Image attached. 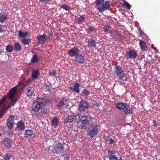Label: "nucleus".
Instances as JSON below:
<instances>
[{
  "label": "nucleus",
  "instance_id": "49",
  "mask_svg": "<svg viewBox=\"0 0 160 160\" xmlns=\"http://www.w3.org/2000/svg\"><path fill=\"white\" fill-rule=\"evenodd\" d=\"M153 124H152V126H154L155 127H157V121L155 120H153Z\"/></svg>",
  "mask_w": 160,
  "mask_h": 160
},
{
  "label": "nucleus",
  "instance_id": "3",
  "mask_svg": "<svg viewBox=\"0 0 160 160\" xmlns=\"http://www.w3.org/2000/svg\"><path fill=\"white\" fill-rule=\"evenodd\" d=\"M105 0H96L95 2L96 5L98 6L100 5L101 6L98 7V10L100 12H102L105 11L109 9L110 8V4L108 2L105 1Z\"/></svg>",
  "mask_w": 160,
  "mask_h": 160
},
{
  "label": "nucleus",
  "instance_id": "47",
  "mask_svg": "<svg viewBox=\"0 0 160 160\" xmlns=\"http://www.w3.org/2000/svg\"><path fill=\"white\" fill-rule=\"evenodd\" d=\"M4 27V26L0 24V33L2 32H3V28Z\"/></svg>",
  "mask_w": 160,
  "mask_h": 160
},
{
  "label": "nucleus",
  "instance_id": "39",
  "mask_svg": "<svg viewBox=\"0 0 160 160\" xmlns=\"http://www.w3.org/2000/svg\"><path fill=\"white\" fill-rule=\"evenodd\" d=\"M82 92L83 94L86 96H88L90 93L89 91L86 89H83Z\"/></svg>",
  "mask_w": 160,
  "mask_h": 160
},
{
  "label": "nucleus",
  "instance_id": "43",
  "mask_svg": "<svg viewBox=\"0 0 160 160\" xmlns=\"http://www.w3.org/2000/svg\"><path fill=\"white\" fill-rule=\"evenodd\" d=\"M56 74V72L54 71H50L49 73V74L50 76H55Z\"/></svg>",
  "mask_w": 160,
  "mask_h": 160
},
{
  "label": "nucleus",
  "instance_id": "45",
  "mask_svg": "<svg viewBox=\"0 0 160 160\" xmlns=\"http://www.w3.org/2000/svg\"><path fill=\"white\" fill-rule=\"evenodd\" d=\"M138 30L141 36H142L143 34H144V33L143 31L140 28H138Z\"/></svg>",
  "mask_w": 160,
  "mask_h": 160
},
{
  "label": "nucleus",
  "instance_id": "14",
  "mask_svg": "<svg viewBox=\"0 0 160 160\" xmlns=\"http://www.w3.org/2000/svg\"><path fill=\"white\" fill-rule=\"evenodd\" d=\"M76 61L79 63L82 64L85 62L84 57L81 54H78L75 58Z\"/></svg>",
  "mask_w": 160,
  "mask_h": 160
},
{
  "label": "nucleus",
  "instance_id": "29",
  "mask_svg": "<svg viewBox=\"0 0 160 160\" xmlns=\"http://www.w3.org/2000/svg\"><path fill=\"white\" fill-rule=\"evenodd\" d=\"M139 45L141 49L143 51L146 50L147 49V46L145 43L142 40L139 41Z\"/></svg>",
  "mask_w": 160,
  "mask_h": 160
},
{
  "label": "nucleus",
  "instance_id": "31",
  "mask_svg": "<svg viewBox=\"0 0 160 160\" xmlns=\"http://www.w3.org/2000/svg\"><path fill=\"white\" fill-rule=\"evenodd\" d=\"M14 47L17 51H20L21 50L22 47L21 46L20 43L18 42H15L14 43Z\"/></svg>",
  "mask_w": 160,
  "mask_h": 160
},
{
  "label": "nucleus",
  "instance_id": "38",
  "mask_svg": "<svg viewBox=\"0 0 160 160\" xmlns=\"http://www.w3.org/2000/svg\"><path fill=\"white\" fill-rule=\"evenodd\" d=\"M110 36L112 37L113 38H116L117 37V34L112 31H110L109 32Z\"/></svg>",
  "mask_w": 160,
  "mask_h": 160
},
{
  "label": "nucleus",
  "instance_id": "34",
  "mask_svg": "<svg viewBox=\"0 0 160 160\" xmlns=\"http://www.w3.org/2000/svg\"><path fill=\"white\" fill-rule=\"evenodd\" d=\"M82 128L84 129H86L88 128L91 125L89 123L88 121L82 123Z\"/></svg>",
  "mask_w": 160,
  "mask_h": 160
},
{
  "label": "nucleus",
  "instance_id": "48",
  "mask_svg": "<svg viewBox=\"0 0 160 160\" xmlns=\"http://www.w3.org/2000/svg\"><path fill=\"white\" fill-rule=\"evenodd\" d=\"M39 1L42 2H44L45 3H48L50 1L49 0H39Z\"/></svg>",
  "mask_w": 160,
  "mask_h": 160
},
{
  "label": "nucleus",
  "instance_id": "42",
  "mask_svg": "<svg viewBox=\"0 0 160 160\" xmlns=\"http://www.w3.org/2000/svg\"><path fill=\"white\" fill-rule=\"evenodd\" d=\"M11 156L8 155V154H6L4 158V160H10Z\"/></svg>",
  "mask_w": 160,
  "mask_h": 160
},
{
  "label": "nucleus",
  "instance_id": "52",
  "mask_svg": "<svg viewBox=\"0 0 160 160\" xmlns=\"http://www.w3.org/2000/svg\"><path fill=\"white\" fill-rule=\"evenodd\" d=\"M19 86L21 88V87H22V88H23V86H22V84H20L19 85Z\"/></svg>",
  "mask_w": 160,
  "mask_h": 160
},
{
  "label": "nucleus",
  "instance_id": "20",
  "mask_svg": "<svg viewBox=\"0 0 160 160\" xmlns=\"http://www.w3.org/2000/svg\"><path fill=\"white\" fill-rule=\"evenodd\" d=\"M127 104L125 103L118 102L115 104V106L116 108L117 109L123 111Z\"/></svg>",
  "mask_w": 160,
  "mask_h": 160
},
{
  "label": "nucleus",
  "instance_id": "5",
  "mask_svg": "<svg viewBox=\"0 0 160 160\" xmlns=\"http://www.w3.org/2000/svg\"><path fill=\"white\" fill-rule=\"evenodd\" d=\"M64 147L62 144L59 143L55 146L54 147L52 146L49 147V149H52V152L56 154L59 155L62 153L64 151Z\"/></svg>",
  "mask_w": 160,
  "mask_h": 160
},
{
  "label": "nucleus",
  "instance_id": "6",
  "mask_svg": "<svg viewBox=\"0 0 160 160\" xmlns=\"http://www.w3.org/2000/svg\"><path fill=\"white\" fill-rule=\"evenodd\" d=\"M108 155L109 160H122L119 154L116 155V152L114 151L109 150Z\"/></svg>",
  "mask_w": 160,
  "mask_h": 160
},
{
  "label": "nucleus",
  "instance_id": "10",
  "mask_svg": "<svg viewBox=\"0 0 160 160\" xmlns=\"http://www.w3.org/2000/svg\"><path fill=\"white\" fill-rule=\"evenodd\" d=\"M77 116L79 117L80 120L82 121V123L88 121L89 117L88 115L82 112H79L77 114Z\"/></svg>",
  "mask_w": 160,
  "mask_h": 160
},
{
  "label": "nucleus",
  "instance_id": "44",
  "mask_svg": "<svg viewBox=\"0 0 160 160\" xmlns=\"http://www.w3.org/2000/svg\"><path fill=\"white\" fill-rule=\"evenodd\" d=\"M43 88L44 89H45L48 91H49L50 90V87L46 84L44 85Z\"/></svg>",
  "mask_w": 160,
  "mask_h": 160
},
{
  "label": "nucleus",
  "instance_id": "51",
  "mask_svg": "<svg viewBox=\"0 0 160 160\" xmlns=\"http://www.w3.org/2000/svg\"><path fill=\"white\" fill-rule=\"evenodd\" d=\"M145 57L144 55H143L141 58L140 59L142 60L143 58H144Z\"/></svg>",
  "mask_w": 160,
  "mask_h": 160
},
{
  "label": "nucleus",
  "instance_id": "41",
  "mask_svg": "<svg viewBox=\"0 0 160 160\" xmlns=\"http://www.w3.org/2000/svg\"><path fill=\"white\" fill-rule=\"evenodd\" d=\"M124 3L125 5L126 6V7L128 9H129L131 8V5L127 2L126 1H124Z\"/></svg>",
  "mask_w": 160,
  "mask_h": 160
},
{
  "label": "nucleus",
  "instance_id": "2",
  "mask_svg": "<svg viewBox=\"0 0 160 160\" xmlns=\"http://www.w3.org/2000/svg\"><path fill=\"white\" fill-rule=\"evenodd\" d=\"M48 101L42 98H37L32 103L31 110L37 116H43L46 115V109L44 106Z\"/></svg>",
  "mask_w": 160,
  "mask_h": 160
},
{
  "label": "nucleus",
  "instance_id": "53",
  "mask_svg": "<svg viewBox=\"0 0 160 160\" xmlns=\"http://www.w3.org/2000/svg\"><path fill=\"white\" fill-rule=\"evenodd\" d=\"M158 52V51H157V50H156V53H157Z\"/></svg>",
  "mask_w": 160,
  "mask_h": 160
},
{
  "label": "nucleus",
  "instance_id": "11",
  "mask_svg": "<svg viewBox=\"0 0 160 160\" xmlns=\"http://www.w3.org/2000/svg\"><path fill=\"white\" fill-rule=\"evenodd\" d=\"M50 36H48L46 34H44L42 35H40L37 37V39L39 41L40 44H43L44 42L50 39Z\"/></svg>",
  "mask_w": 160,
  "mask_h": 160
},
{
  "label": "nucleus",
  "instance_id": "1",
  "mask_svg": "<svg viewBox=\"0 0 160 160\" xmlns=\"http://www.w3.org/2000/svg\"><path fill=\"white\" fill-rule=\"evenodd\" d=\"M18 86L12 88L8 94L10 102L6 103V97L3 96L0 101V118L4 115L6 110L14 106L17 102L16 99L14 98Z\"/></svg>",
  "mask_w": 160,
  "mask_h": 160
},
{
  "label": "nucleus",
  "instance_id": "46",
  "mask_svg": "<svg viewBox=\"0 0 160 160\" xmlns=\"http://www.w3.org/2000/svg\"><path fill=\"white\" fill-rule=\"evenodd\" d=\"M63 156L64 157V159H68L69 158V156L68 154H65L64 155H63Z\"/></svg>",
  "mask_w": 160,
  "mask_h": 160
},
{
  "label": "nucleus",
  "instance_id": "23",
  "mask_svg": "<svg viewBox=\"0 0 160 160\" xmlns=\"http://www.w3.org/2000/svg\"><path fill=\"white\" fill-rule=\"evenodd\" d=\"M59 121L56 117L53 118L51 121L52 126L56 128L59 124Z\"/></svg>",
  "mask_w": 160,
  "mask_h": 160
},
{
  "label": "nucleus",
  "instance_id": "7",
  "mask_svg": "<svg viewBox=\"0 0 160 160\" xmlns=\"http://www.w3.org/2000/svg\"><path fill=\"white\" fill-rule=\"evenodd\" d=\"M94 127L89 131L88 132V135L91 138H93L97 134L98 127L97 123L94 124Z\"/></svg>",
  "mask_w": 160,
  "mask_h": 160
},
{
  "label": "nucleus",
  "instance_id": "28",
  "mask_svg": "<svg viewBox=\"0 0 160 160\" xmlns=\"http://www.w3.org/2000/svg\"><path fill=\"white\" fill-rule=\"evenodd\" d=\"M85 20V18L83 16H80L77 18L76 20V22L78 24H80Z\"/></svg>",
  "mask_w": 160,
  "mask_h": 160
},
{
  "label": "nucleus",
  "instance_id": "36",
  "mask_svg": "<svg viewBox=\"0 0 160 160\" xmlns=\"http://www.w3.org/2000/svg\"><path fill=\"white\" fill-rule=\"evenodd\" d=\"M111 28V27L110 25H109L108 24L104 25L103 29L104 31L105 32H107L109 31Z\"/></svg>",
  "mask_w": 160,
  "mask_h": 160
},
{
  "label": "nucleus",
  "instance_id": "33",
  "mask_svg": "<svg viewBox=\"0 0 160 160\" xmlns=\"http://www.w3.org/2000/svg\"><path fill=\"white\" fill-rule=\"evenodd\" d=\"M21 41L24 45H28L31 42V40L30 39L22 38L21 39Z\"/></svg>",
  "mask_w": 160,
  "mask_h": 160
},
{
  "label": "nucleus",
  "instance_id": "21",
  "mask_svg": "<svg viewBox=\"0 0 160 160\" xmlns=\"http://www.w3.org/2000/svg\"><path fill=\"white\" fill-rule=\"evenodd\" d=\"M34 91V88L32 87H29L27 88L25 91L26 95L28 96H30L32 95Z\"/></svg>",
  "mask_w": 160,
  "mask_h": 160
},
{
  "label": "nucleus",
  "instance_id": "4",
  "mask_svg": "<svg viewBox=\"0 0 160 160\" xmlns=\"http://www.w3.org/2000/svg\"><path fill=\"white\" fill-rule=\"evenodd\" d=\"M114 72L117 76L118 77L119 80H122L123 81H126V78H125V75L123 71L122 68L120 66H116L114 69Z\"/></svg>",
  "mask_w": 160,
  "mask_h": 160
},
{
  "label": "nucleus",
  "instance_id": "16",
  "mask_svg": "<svg viewBox=\"0 0 160 160\" xmlns=\"http://www.w3.org/2000/svg\"><path fill=\"white\" fill-rule=\"evenodd\" d=\"M80 85L78 83H75L73 86H71L69 87V88L73 92H75L77 93H79L80 92L79 87Z\"/></svg>",
  "mask_w": 160,
  "mask_h": 160
},
{
  "label": "nucleus",
  "instance_id": "12",
  "mask_svg": "<svg viewBox=\"0 0 160 160\" xmlns=\"http://www.w3.org/2000/svg\"><path fill=\"white\" fill-rule=\"evenodd\" d=\"M79 49L75 47L70 49L68 51V52L69 56L71 57L76 56L78 54Z\"/></svg>",
  "mask_w": 160,
  "mask_h": 160
},
{
  "label": "nucleus",
  "instance_id": "19",
  "mask_svg": "<svg viewBox=\"0 0 160 160\" xmlns=\"http://www.w3.org/2000/svg\"><path fill=\"white\" fill-rule=\"evenodd\" d=\"M3 143L8 148L12 147L14 146V144L13 142L8 138L4 139L3 142Z\"/></svg>",
  "mask_w": 160,
  "mask_h": 160
},
{
  "label": "nucleus",
  "instance_id": "35",
  "mask_svg": "<svg viewBox=\"0 0 160 160\" xmlns=\"http://www.w3.org/2000/svg\"><path fill=\"white\" fill-rule=\"evenodd\" d=\"M6 49L8 52H12L13 50V48L12 45H8L6 46Z\"/></svg>",
  "mask_w": 160,
  "mask_h": 160
},
{
  "label": "nucleus",
  "instance_id": "8",
  "mask_svg": "<svg viewBox=\"0 0 160 160\" xmlns=\"http://www.w3.org/2000/svg\"><path fill=\"white\" fill-rule=\"evenodd\" d=\"M15 117L13 116H10L7 120V125L8 128L10 129H12L13 128L14 124V118Z\"/></svg>",
  "mask_w": 160,
  "mask_h": 160
},
{
  "label": "nucleus",
  "instance_id": "26",
  "mask_svg": "<svg viewBox=\"0 0 160 160\" xmlns=\"http://www.w3.org/2000/svg\"><path fill=\"white\" fill-rule=\"evenodd\" d=\"M39 61V58H38V55L37 54H34L33 55L31 59L30 63H36Z\"/></svg>",
  "mask_w": 160,
  "mask_h": 160
},
{
  "label": "nucleus",
  "instance_id": "32",
  "mask_svg": "<svg viewBox=\"0 0 160 160\" xmlns=\"http://www.w3.org/2000/svg\"><path fill=\"white\" fill-rule=\"evenodd\" d=\"M65 105V103L62 101H60L59 102L57 103L56 104L57 108L60 109L62 108Z\"/></svg>",
  "mask_w": 160,
  "mask_h": 160
},
{
  "label": "nucleus",
  "instance_id": "18",
  "mask_svg": "<svg viewBox=\"0 0 160 160\" xmlns=\"http://www.w3.org/2000/svg\"><path fill=\"white\" fill-rule=\"evenodd\" d=\"M123 111L126 115H130L132 113V109L131 107H130L128 105L126 104L125 108Z\"/></svg>",
  "mask_w": 160,
  "mask_h": 160
},
{
  "label": "nucleus",
  "instance_id": "40",
  "mask_svg": "<svg viewBox=\"0 0 160 160\" xmlns=\"http://www.w3.org/2000/svg\"><path fill=\"white\" fill-rule=\"evenodd\" d=\"M62 8L66 10H68L70 9V8L66 4H64L62 5Z\"/></svg>",
  "mask_w": 160,
  "mask_h": 160
},
{
  "label": "nucleus",
  "instance_id": "15",
  "mask_svg": "<svg viewBox=\"0 0 160 160\" xmlns=\"http://www.w3.org/2000/svg\"><path fill=\"white\" fill-rule=\"evenodd\" d=\"M8 19V15L4 12L0 11V22H4Z\"/></svg>",
  "mask_w": 160,
  "mask_h": 160
},
{
  "label": "nucleus",
  "instance_id": "50",
  "mask_svg": "<svg viewBox=\"0 0 160 160\" xmlns=\"http://www.w3.org/2000/svg\"><path fill=\"white\" fill-rule=\"evenodd\" d=\"M108 141L109 143L112 144L113 143L114 140L112 138H110L108 140Z\"/></svg>",
  "mask_w": 160,
  "mask_h": 160
},
{
  "label": "nucleus",
  "instance_id": "13",
  "mask_svg": "<svg viewBox=\"0 0 160 160\" xmlns=\"http://www.w3.org/2000/svg\"><path fill=\"white\" fill-rule=\"evenodd\" d=\"M76 116L72 114L71 115H68L65 118L64 122L65 123H70L72 122L75 119Z\"/></svg>",
  "mask_w": 160,
  "mask_h": 160
},
{
  "label": "nucleus",
  "instance_id": "24",
  "mask_svg": "<svg viewBox=\"0 0 160 160\" xmlns=\"http://www.w3.org/2000/svg\"><path fill=\"white\" fill-rule=\"evenodd\" d=\"M25 124L22 122H18L17 124V128L19 131H22L24 130L25 128Z\"/></svg>",
  "mask_w": 160,
  "mask_h": 160
},
{
  "label": "nucleus",
  "instance_id": "30",
  "mask_svg": "<svg viewBox=\"0 0 160 160\" xmlns=\"http://www.w3.org/2000/svg\"><path fill=\"white\" fill-rule=\"evenodd\" d=\"M33 131L30 129L27 130L24 133V137L27 138L31 137L33 134Z\"/></svg>",
  "mask_w": 160,
  "mask_h": 160
},
{
  "label": "nucleus",
  "instance_id": "9",
  "mask_svg": "<svg viewBox=\"0 0 160 160\" xmlns=\"http://www.w3.org/2000/svg\"><path fill=\"white\" fill-rule=\"evenodd\" d=\"M89 105L88 102L85 100H82L79 104V109L80 111H82L88 109Z\"/></svg>",
  "mask_w": 160,
  "mask_h": 160
},
{
  "label": "nucleus",
  "instance_id": "22",
  "mask_svg": "<svg viewBox=\"0 0 160 160\" xmlns=\"http://www.w3.org/2000/svg\"><path fill=\"white\" fill-rule=\"evenodd\" d=\"M127 54H128L129 58L132 59H135L137 54L136 52L133 50L127 52Z\"/></svg>",
  "mask_w": 160,
  "mask_h": 160
},
{
  "label": "nucleus",
  "instance_id": "37",
  "mask_svg": "<svg viewBox=\"0 0 160 160\" xmlns=\"http://www.w3.org/2000/svg\"><path fill=\"white\" fill-rule=\"evenodd\" d=\"M96 28L92 27L89 26V28L87 30V32L89 33L92 32H95L96 31Z\"/></svg>",
  "mask_w": 160,
  "mask_h": 160
},
{
  "label": "nucleus",
  "instance_id": "17",
  "mask_svg": "<svg viewBox=\"0 0 160 160\" xmlns=\"http://www.w3.org/2000/svg\"><path fill=\"white\" fill-rule=\"evenodd\" d=\"M40 74L38 70L33 69L32 72V78L33 80H36L38 78Z\"/></svg>",
  "mask_w": 160,
  "mask_h": 160
},
{
  "label": "nucleus",
  "instance_id": "25",
  "mask_svg": "<svg viewBox=\"0 0 160 160\" xmlns=\"http://www.w3.org/2000/svg\"><path fill=\"white\" fill-rule=\"evenodd\" d=\"M88 45L90 48L95 47L96 46L95 41L91 38H89L87 41Z\"/></svg>",
  "mask_w": 160,
  "mask_h": 160
},
{
  "label": "nucleus",
  "instance_id": "27",
  "mask_svg": "<svg viewBox=\"0 0 160 160\" xmlns=\"http://www.w3.org/2000/svg\"><path fill=\"white\" fill-rule=\"evenodd\" d=\"M28 35L27 32H23L22 30L19 31L18 32V35L20 38H24Z\"/></svg>",
  "mask_w": 160,
  "mask_h": 160
}]
</instances>
